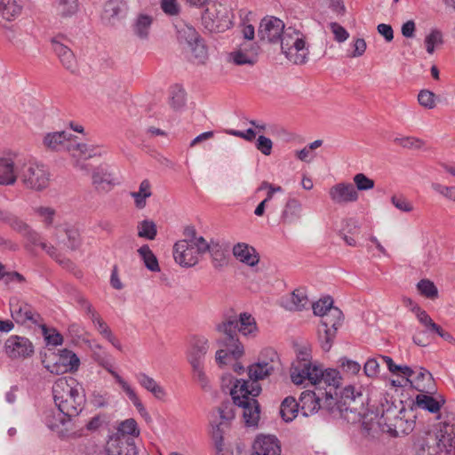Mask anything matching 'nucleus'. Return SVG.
<instances>
[{"mask_svg":"<svg viewBox=\"0 0 455 455\" xmlns=\"http://www.w3.org/2000/svg\"><path fill=\"white\" fill-rule=\"evenodd\" d=\"M138 236L154 240L157 234L156 225L153 220H144L138 224Z\"/></svg>","mask_w":455,"mask_h":455,"instance_id":"nucleus-46","label":"nucleus"},{"mask_svg":"<svg viewBox=\"0 0 455 455\" xmlns=\"http://www.w3.org/2000/svg\"><path fill=\"white\" fill-rule=\"evenodd\" d=\"M417 288L420 294L426 298L434 299L438 296V290L436 286L428 279L420 280L417 284Z\"/></svg>","mask_w":455,"mask_h":455,"instance_id":"nucleus-51","label":"nucleus"},{"mask_svg":"<svg viewBox=\"0 0 455 455\" xmlns=\"http://www.w3.org/2000/svg\"><path fill=\"white\" fill-rule=\"evenodd\" d=\"M17 169L19 178L26 188L42 191L48 187L50 173L44 164L28 161L18 164Z\"/></svg>","mask_w":455,"mask_h":455,"instance_id":"nucleus-7","label":"nucleus"},{"mask_svg":"<svg viewBox=\"0 0 455 455\" xmlns=\"http://www.w3.org/2000/svg\"><path fill=\"white\" fill-rule=\"evenodd\" d=\"M70 146L72 150L69 151L74 157L79 156L84 159H88L98 155L96 152L97 148L92 145L76 143L75 140H71Z\"/></svg>","mask_w":455,"mask_h":455,"instance_id":"nucleus-43","label":"nucleus"},{"mask_svg":"<svg viewBox=\"0 0 455 455\" xmlns=\"http://www.w3.org/2000/svg\"><path fill=\"white\" fill-rule=\"evenodd\" d=\"M138 253L144 262L145 267L152 272H159L160 267L157 258L153 253L148 244H144L138 249Z\"/></svg>","mask_w":455,"mask_h":455,"instance_id":"nucleus-41","label":"nucleus"},{"mask_svg":"<svg viewBox=\"0 0 455 455\" xmlns=\"http://www.w3.org/2000/svg\"><path fill=\"white\" fill-rule=\"evenodd\" d=\"M291 381L300 385L305 379H308L315 389L319 391H330L331 397L337 395V389L341 384V376L336 369H323L322 366L312 364L306 360L299 362L291 369Z\"/></svg>","mask_w":455,"mask_h":455,"instance_id":"nucleus-3","label":"nucleus"},{"mask_svg":"<svg viewBox=\"0 0 455 455\" xmlns=\"http://www.w3.org/2000/svg\"><path fill=\"white\" fill-rule=\"evenodd\" d=\"M342 321V311L336 307L329 308L323 315L318 328V339L323 351L328 352L331 348L337 330L341 326Z\"/></svg>","mask_w":455,"mask_h":455,"instance_id":"nucleus-8","label":"nucleus"},{"mask_svg":"<svg viewBox=\"0 0 455 455\" xmlns=\"http://www.w3.org/2000/svg\"><path fill=\"white\" fill-rule=\"evenodd\" d=\"M5 224H8L12 230L21 234L22 235L30 228L28 224L12 212H10Z\"/></svg>","mask_w":455,"mask_h":455,"instance_id":"nucleus-54","label":"nucleus"},{"mask_svg":"<svg viewBox=\"0 0 455 455\" xmlns=\"http://www.w3.org/2000/svg\"><path fill=\"white\" fill-rule=\"evenodd\" d=\"M280 452L279 441L275 435H260L253 442L251 455H280Z\"/></svg>","mask_w":455,"mask_h":455,"instance_id":"nucleus-21","label":"nucleus"},{"mask_svg":"<svg viewBox=\"0 0 455 455\" xmlns=\"http://www.w3.org/2000/svg\"><path fill=\"white\" fill-rule=\"evenodd\" d=\"M233 254L241 262L250 267H254L259 260V257L256 252V250L243 243H239L233 247Z\"/></svg>","mask_w":455,"mask_h":455,"instance_id":"nucleus-29","label":"nucleus"},{"mask_svg":"<svg viewBox=\"0 0 455 455\" xmlns=\"http://www.w3.org/2000/svg\"><path fill=\"white\" fill-rule=\"evenodd\" d=\"M395 142L406 148H421L424 145L423 140L416 137L395 138Z\"/></svg>","mask_w":455,"mask_h":455,"instance_id":"nucleus-58","label":"nucleus"},{"mask_svg":"<svg viewBox=\"0 0 455 455\" xmlns=\"http://www.w3.org/2000/svg\"><path fill=\"white\" fill-rule=\"evenodd\" d=\"M419 103L428 109L435 107V94L428 90H421L418 95Z\"/></svg>","mask_w":455,"mask_h":455,"instance_id":"nucleus-56","label":"nucleus"},{"mask_svg":"<svg viewBox=\"0 0 455 455\" xmlns=\"http://www.w3.org/2000/svg\"><path fill=\"white\" fill-rule=\"evenodd\" d=\"M179 38L180 41H185L188 46L202 40L196 28L188 25L179 30Z\"/></svg>","mask_w":455,"mask_h":455,"instance_id":"nucleus-52","label":"nucleus"},{"mask_svg":"<svg viewBox=\"0 0 455 455\" xmlns=\"http://www.w3.org/2000/svg\"><path fill=\"white\" fill-rule=\"evenodd\" d=\"M73 135L65 131L49 132L44 137L43 143L44 147L50 150L71 151L70 146Z\"/></svg>","mask_w":455,"mask_h":455,"instance_id":"nucleus-23","label":"nucleus"},{"mask_svg":"<svg viewBox=\"0 0 455 455\" xmlns=\"http://www.w3.org/2000/svg\"><path fill=\"white\" fill-rule=\"evenodd\" d=\"M4 351L12 359L27 358L34 354V346L26 337L12 335L5 341Z\"/></svg>","mask_w":455,"mask_h":455,"instance_id":"nucleus-15","label":"nucleus"},{"mask_svg":"<svg viewBox=\"0 0 455 455\" xmlns=\"http://www.w3.org/2000/svg\"><path fill=\"white\" fill-rule=\"evenodd\" d=\"M68 420L67 416L62 414L59 409L58 411L53 410L46 411L44 414V422L51 430H57Z\"/></svg>","mask_w":455,"mask_h":455,"instance_id":"nucleus-44","label":"nucleus"},{"mask_svg":"<svg viewBox=\"0 0 455 455\" xmlns=\"http://www.w3.org/2000/svg\"><path fill=\"white\" fill-rule=\"evenodd\" d=\"M92 184L98 190H106L111 185V175L104 166H98L92 172Z\"/></svg>","mask_w":455,"mask_h":455,"instance_id":"nucleus-38","label":"nucleus"},{"mask_svg":"<svg viewBox=\"0 0 455 455\" xmlns=\"http://www.w3.org/2000/svg\"><path fill=\"white\" fill-rule=\"evenodd\" d=\"M53 400L68 419L76 417L85 403L84 388L74 378H60L52 386Z\"/></svg>","mask_w":455,"mask_h":455,"instance_id":"nucleus-4","label":"nucleus"},{"mask_svg":"<svg viewBox=\"0 0 455 455\" xmlns=\"http://www.w3.org/2000/svg\"><path fill=\"white\" fill-rule=\"evenodd\" d=\"M130 196L134 199V204L137 209H144L147 205V199L152 196V188L148 180H143L138 191H132Z\"/></svg>","mask_w":455,"mask_h":455,"instance_id":"nucleus-33","label":"nucleus"},{"mask_svg":"<svg viewBox=\"0 0 455 455\" xmlns=\"http://www.w3.org/2000/svg\"><path fill=\"white\" fill-rule=\"evenodd\" d=\"M278 365L277 353L273 349H265L259 355L258 362L248 368V375L251 383H258L273 373Z\"/></svg>","mask_w":455,"mask_h":455,"instance_id":"nucleus-12","label":"nucleus"},{"mask_svg":"<svg viewBox=\"0 0 455 455\" xmlns=\"http://www.w3.org/2000/svg\"><path fill=\"white\" fill-rule=\"evenodd\" d=\"M353 180L358 190H369L374 188L373 180L368 178L363 173L355 174Z\"/></svg>","mask_w":455,"mask_h":455,"instance_id":"nucleus-60","label":"nucleus"},{"mask_svg":"<svg viewBox=\"0 0 455 455\" xmlns=\"http://www.w3.org/2000/svg\"><path fill=\"white\" fill-rule=\"evenodd\" d=\"M339 363L342 371L347 374L355 375L361 370V365L357 362L346 357L340 358Z\"/></svg>","mask_w":455,"mask_h":455,"instance_id":"nucleus-59","label":"nucleus"},{"mask_svg":"<svg viewBox=\"0 0 455 455\" xmlns=\"http://www.w3.org/2000/svg\"><path fill=\"white\" fill-rule=\"evenodd\" d=\"M92 323L95 325L97 331L115 347L118 350L122 349V346L118 339L113 334L108 325L100 316V315H92Z\"/></svg>","mask_w":455,"mask_h":455,"instance_id":"nucleus-37","label":"nucleus"},{"mask_svg":"<svg viewBox=\"0 0 455 455\" xmlns=\"http://www.w3.org/2000/svg\"><path fill=\"white\" fill-rule=\"evenodd\" d=\"M363 371L367 377L374 378L379 372V363L376 359L370 358L364 363Z\"/></svg>","mask_w":455,"mask_h":455,"instance_id":"nucleus-63","label":"nucleus"},{"mask_svg":"<svg viewBox=\"0 0 455 455\" xmlns=\"http://www.w3.org/2000/svg\"><path fill=\"white\" fill-rule=\"evenodd\" d=\"M63 231L67 235V242L64 243L65 245L72 251L78 249L82 243L78 230L71 227H67L63 228Z\"/></svg>","mask_w":455,"mask_h":455,"instance_id":"nucleus-50","label":"nucleus"},{"mask_svg":"<svg viewBox=\"0 0 455 455\" xmlns=\"http://www.w3.org/2000/svg\"><path fill=\"white\" fill-rule=\"evenodd\" d=\"M192 374L194 380L199 384L204 391L210 392L212 390V385L205 374L204 365L192 367Z\"/></svg>","mask_w":455,"mask_h":455,"instance_id":"nucleus-48","label":"nucleus"},{"mask_svg":"<svg viewBox=\"0 0 455 455\" xmlns=\"http://www.w3.org/2000/svg\"><path fill=\"white\" fill-rule=\"evenodd\" d=\"M329 196L331 201L337 204H345L358 199V193L354 185L344 182L332 186L329 190Z\"/></svg>","mask_w":455,"mask_h":455,"instance_id":"nucleus-20","label":"nucleus"},{"mask_svg":"<svg viewBox=\"0 0 455 455\" xmlns=\"http://www.w3.org/2000/svg\"><path fill=\"white\" fill-rule=\"evenodd\" d=\"M235 404L234 403V401L222 402L216 411V415H213L215 419H212L211 421L212 436L214 441L218 455H220L223 451L224 428L228 427L230 421L235 418Z\"/></svg>","mask_w":455,"mask_h":455,"instance_id":"nucleus-10","label":"nucleus"},{"mask_svg":"<svg viewBox=\"0 0 455 455\" xmlns=\"http://www.w3.org/2000/svg\"><path fill=\"white\" fill-rule=\"evenodd\" d=\"M62 36L53 37L51 41L52 49L62 66L71 73L77 70V60L72 50L62 42Z\"/></svg>","mask_w":455,"mask_h":455,"instance_id":"nucleus-19","label":"nucleus"},{"mask_svg":"<svg viewBox=\"0 0 455 455\" xmlns=\"http://www.w3.org/2000/svg\"><path fill=\"white\" fill-rule=\"evenodd\" d=\"M171 105L175 109H180L186 103V92L180 85H174L170 90Z\"/></svg>","mask_w":455,"mask_h":455,"instance_id":"nucleus-47","label":"nucleus"},{"mask_svg":"<svg viewBox=\"0 0 455 455\" xmlns=\"http://www.w3.org/2000/svg\"><path fill=\"white\" fill-rule=\"evenodd\" d=\"M281 49L285 57L296 65L306 63L308 50L306 48V42L303 34L291 27L283 30L279 41Z\"/></svg>","mask_w":455,"mask_h":455,"instance_id":"nucleus-6","label":"nucleus"},{"mask_svg":"<svg viewBox=\"0 0 455 455\" xmlns=\"http://www.w3.org/2000/svg\"><path fill=\"white\" fill-rule=\"evenodd\" d=\"M153 19L147 14H140L132 23V31L141 40L148 38Z\"/></svg>","mask_w":455,"mask_h":455,"instance_id":"nucleus-32","label":"nucleus"},{"mask_svg":"<svg viewBox=\"0 0 455 455\" xmlns=\"http://www.w3.org/2000/svg\"><path fill=\"white\" fill-rule=\"evenodd\" d=\"M20 0H0V14L7 21L16 20L22 12Z\"/></svg>","mask_w":455,"mask_h":455,"instance_id":"nucleus-31","label":"nucleus"},{"mask_svg":"<svg viewBox=\"0 0 455 455\" xmlns=\"http://www.w3.org/2000/svg\"><path fill=\"white\" fill-rule=\"evenodd\" d=\"M18 178V169L17 166L14 165L12 159L9 157H0V185H13Z\"/></svg>","mask_w":455,"mask_h":455,"instance_id":"nucleus-27","label":"nucleus"},{"mask_svg":"<svg viewBox=\"0 0 455 455\" xmlns=\"http://www.w3.org/2000/svg\"><path fill=\"white\" fill-rule=\"evenodd\" d=\"M300 411L299 404L292 396H287L280 406V414L285 422L292 421Z\"/></svg>","mask_w":455,"mask_h":455,"instance_id":"nucleus-36","label":"nucleus"},{"mask_svg":"<svg viewBox=\"0 0 455 455\" xmlns=\"http://www.w3.org/2000/svg\"><path fill=\"white\" fill-rule=\"evenodd\" d=\"M56 12L61 18H69L75 15L79 9L78 0H57Z\"/></svg>","mask_w":455,"mask_h":455,"instance_id":"nucleus-40","label":"nucleus"},{"mask_svg":"<svg viewBox=\"0 0 455 455\" xmlns=\"http://www.w3.org/2000/svg\"><path fill=\"white\" fill-rule=\"evenodd\" d=\"M302 216V204L296 198H289L282 211L280 222L286 225L293 224Z\"/></svg>","mask_w":455,"mask_h":455,"instance_id":"nucleus-25","label":"nucleus"},{"mask_svg":"<svg viewBox=\"0 0 455 455\" xmlns=\"http://www.w3.org/2000/svg\"><path fill=\"white\" fill-rule=\"evenodd\" d=\"M136 379L139 384L147 391L150 392L155 396V398L158 400H164L166 397L165 389L148 374L140 372L136 374Z\"/></svg>","mask_w":455,"mask_h":455,"instance_id":"nucleus-30","label":"nucleus"},{"mask_svg":"<svg viewBox=\"0 0 455 455\" xmlns=\"http://www.w3.org/2000/svg\"><path fill=\"white\" fill-rule=\"evenodd\" d=\"M259 46L257 43L243 41L236 50L230 53V59L238 66L254 65L258 60Z\"/></svg>","mask_w":455,"mask_h":455,"instance_id":"nucleus-16","label":"nucleus"},{"mask_svg":"<svg viewBox=\"0 0 455 455\" xmlns=\"http://www.w3.org/2000/svg\"><path fill=\"white\" fill-rule=\"evenodd\" d=\"M34 212L42 218V221L45 227L48 228L53 223V218L55 216V210L51 207L39 206L34 208Z\"/></svg>","mask_w":455,"mask_h":455,"instance_id":"nucleus-55","label":"nucleus"},{"mask_svg":"<svg viewBox=\"0 0 455 455\" xmlns=\"http://www.w3.org/2000/svg\"><path fill=\"white\" fill-rule=\"evenodd\" d=\"M128 12V4L124 0H108L104 4L103 19L115 25L124 19Z\"/></svg>","mask_w":455,"mask_h":455,"instance_id":"nucleus-22","label":"nucleus"},{"mask_svg":"<svg viewBox=\"0 0 455 455\" xmlns=\"http://www.w3.org/2000/svg\"><path fill=\"white\" fill-rule=\"evenodd\" d=\"M9 306L12 318L18 324L38 323L40 315L30 304L17 298H12Z\"/></svg>","mask_w":455,"mask_h":455,"instance_id":"nucleus-13","label":"nucleus"},{"mask_svg":"<svg viewBox=\"0 0 455 455\" xmlns=\"http://www.w3.org/2000/svg\"><path fill=\"white\" fill-rule=\"evenodd\" d=\"M284 30V23L274 16L263 18L258 29V36L261 41L271 44L279 43Z\"/></svg>","mask_w":455,"mask_h":455,"instance_id":"nucleus-14","label":"nucleus"},{"mask_svg":"<svg viewBox=\"0 0 455 455\" xmlns=\"http://www.w3.org/2000/svg\"><path fill=\"white\" fill-rule=\"evenodd\" d=\"M416 373L414 374V382H415V387L422 393H428L433 394L434 393V387H427L426 385L422 384V381L424 379H427L430 384L433 382V377L432 374L427 371L424 368H419L415 370Z\"/></svg>","mask_w":455,"mask_h":455,"instance_id":"nucleus-42","label":"nucleus"},{"mask_svg":"<svg viewBox=\"0 0 455 455\" xmlns=\"http://www.w3.org/2000/svg\"><path fill=\"white\" fill-rule=\"evenodd\" d=\"M432 188L446 198L455 201V187H446L439 183H433Z\"/></svg>","mask_w":455,"mask_h":455,"instance_id":"nucleus-64","label":"nucleus"},{"mask_svg":"<svg viewBox=\"0 0 455 455\" xmlns=\"http://www.w3.org/2000/svg\"><path fill=\"white\" fill-rule=\"evenodd\" d=\"M426 51L429 54L435 52V46L443 43V34L437 28L431 29L430 33L425 37Z\"/></svg>","mask_w":455,"mask_h":455,"instance_id":"nucleus-49","label":"nucleus"},{"mask_svg":"<svg viewBox=\"0 0 455 455\" xmlns=\"http://www.w3.org/2000/svg\"><path fill=\"white\" fill-rule=\"evenodd\" d=\"M428 393H422L416 395L415 404L425 411L431 413H437L440 411L442 406L445 403V400L442 395L434 397Z\"/></svg>","mask_w":455,"mask_h":455,"instance_id":"nucleus-28","label":"nucleus"},{"mask_svg":"<svg viewBox=\"0 0 455 455\" xmlns=\"http://www.w3.org/2000/svg\"><path fill=\"white\" fill-rule=\"evenodd\" d=\"M173 257L181 267H190L198 262V254L188 240L178 241L173 246Z\"/></svg>","mask_w":455,"mask_h":455,"instance_id":"nucleus-18","label":"nucleus"},{"mask_svg":"<svg viewBox=\"0 0 455 455\" xmlns=\"http://www.w3.org/2000/svg\"><path fill=\"white\" fill-rule=\"evenodd\" d=\"M56 364L63 366L64 371H75L78 369L80 360L77 355L70 350L63 349L60 351L59 361Z\"/></svg>","mask_w":455,"mask_h":455,"instance_id":"nucleus-39","label":"nucleus"},{"mask_svg":"<svg viewBox=\"0 0 455 455\" xmlns=\"http://www.w3.org/2000/svg\"><path fill=\"white\" fill-rule=\"evenodd\" d=\"M273 148L272 140L269 138H267L263 135H259L257 142L256 148L260 151L265 156H269L271 154Z\"/></svg>","mask_w":455,"mask_h":455,"instance_id":"nucleus-61","label":"nucleus"},{"mask_svg":"<svg viewBox=\"0 0 455 455\" xmlns=\"http://www.w3.org/2000/svg\"><path fill=\"white\" fill-rule=\"evenodd\" d=\"M300 413L304 417H308L320 409L331 411L335 404V398L331 397L330 391H304L299 397Z\"/></svg>","mask_w":455,"mask_h":455,"instance_id":"nucleus-11","label":"nucleus"},{"mask_svg":"<svg viewBox=\"0 0 455 455\" xmlns=\"http://www.w3.org/2000/svg\"><path fill=\"white\" fill-rule=\"evenodd\" d=\"M139 435H140V430L138 428L137 422L133 419H128L122 421L119 424L116 432L115 434H113L112 435H116V436L124 435L126 437H127V435H130V436H132V438L134 439L135 437L139 436Z\"/></svg>","mask_w":455,"mask_h":455,"instance_id":"nucleus-45","label":"nucleus"},{"mask_svg":"<svg viewBox=\"0 0 455 455\" xmlns=\"http://www.w3.org/2000/svg\"><path fill=\"white\" fill-rule=\"evenodd\" d=\"M140 414H147L146 409L132 387L116 371H110Z\"/></svg>","mask_w":455,"mask_h":455,"instance_id":"nucleus-35","label":"nucleus"},{"mask_svg":"<svg viewBox=\"0 0 455 455\" xmlns=\"http://www.w3.org/2000/svg\"><path fill=\"white\" fill-rule=\"evenodd\" d=\"M416 416L408 412L403 406L398 408L393 402L386 397L380 401V406L377 412L364 414L362 418V426L370 432L374 424L383 432H387L392 437L407 435L415 428Z\"/></svg>","mask_w":455,"mask_h":455,"instance_id":"nucleus-1","label":"nucleus"},{"mask_svg":"<svg viewBox=\"0 0 455 455\" xmlns=\"http://www.w3.org/2000/svg\"><path fill=\"white\" fill-rule=\"evenodd\" d=\"M188 50L191 52L192 58L197 61L198 63H204L207 58V50L203 42L200 40L199 42H196L188 46Z\"/></svg>","mask_w":455,"mask_h":455,"instance_id":"nucleus-53","label":"nucleus"},{"mask_svg":"<svg viewBox=\"0 0 455 455\" xmlns=\"http://www.w3.org/2000/svg\"><path fill=\"white\" fill-rule=\"evenodd\" d=\"M217 330L225 334L223 340H219L227 349H220L216 352V362L219 365L226 364V359L231 355L235 359L243 354V346L237 339V331L244 336L253 335L257 331L255 319L251 314L242 313L239 318H229L228 321L217 326Z\"/></svg>","mask_w":455,"mask_h":455,"instance_id":"nucleus-2","label":"nucleus"},{"mask_svg":"<svg viewBox=\"0 0 455 455\" xmlns=\"http://www.w3.org/2000/svg\"><path fill=\"white\" fill-rule=\"evenodd\" d=\"M209 349L208 339L204 337H196L191 342L188 353V360L191 367L204 365V357Z\"/></svg>","mask_w":455,"mask_h":455,"instance_id":"nucleus-24","label":"nucleus"},{"mask_svg":"<svg viewBox=\"0 0 455 455\" xmlns=\"http://www.w3.org/2000/svg\"><path fill=\"white\" fill-rule=\"evenodd\" d=\"M228 251L229 247L227 243L212 240V245L208 252L215 269H220L228 265Z\"/></svg>","mask_w":455,"mask_h":455,"instance_id":"nucleus-26","label":"nucleus"},{"mask_svg":"<svg viewBox=\"0 0 455 455\" xmlns=\"http://www.w3.org/2000/svg\"><path fill=\"white\" fill-rule=\"evenodd\" d=\"M393 205L403 212H410L413 210L412 204L403 196H393L391 198Z\"/></svg>","mask_w":455,"mask_h":455,"instance_id":"nucleus-62","label":"nucleus"},{"mask_svg":"<svg viewBox=\"0 0 455 455\" xmlns=\"http://www.w3.org/2000/svg\"><path fill=\"white\" fill-rule=\"evenodd\" d=\"M108 455H137V447L132 436L110 435L107 442Z\"/></svg>","mask_w":455,"mask_h":455,"instance_id":"nucleus-17","label":"nucleus"},{"mask_svg":"<svg viewBox=\"0 0 455 455\" xmlns=\"http://www.w3.org/2000/svg\"><path fill=\"white\" fill-rule=\"evenodd\" d=\"M244 379H235L230 395L234 403L243 409V417L246 426L254 427L259 420L260 407L256 397L261 392L259 383H251Z\"/></svg>","mask_w":455,"mask_h":455,"instance_id":"nucleus-5","label":"nucleus"},{"mask_svg":"<svg viewBox=\"0 0 455 455\" xmlns=\"http://www.w3.org/2000/svg\"><path fill=\"white\" fill-rule=\"evenodd\" d=\"M202 25L209 33H222L232 26L230 11L222 4L214 3L203 13Z\"/></svg>","mask_w":455,"mask_h":455,"instance_id":"nucleus-9","label":"nucleus"},{"mask_svg":"<svg viewBox=\"0 0 455 455\" xmlns=\"http://www.w3.org/2000/svg\"><path fill=\"white\" fill-rule=\"evenodd\" d=\"M308 299L304 291L295 290L283 301V306L290 311H300L307 305Z\"/></svg>","mask_w":455,"mask_h":455,"instance_id":"nucleus-34","label":"nucleus"},{"mask_svg":"<svg viewBox=\"0 0 455 455\" xmlns=\"http://www.w3.org/2000/svg\"><path fill=\"white\" fill-rule=\"evenodd\" d=\"M333 300L331 297H326L322 299H319L315 303L313 304V312L315 315H320L323 317L324 314H326L329 308L333 307L332 306Z\"/></svg>","mask_w":455,"mask_h":455,"instance_id":"nucleus-57","label":"nucleus"}]
</instances>
